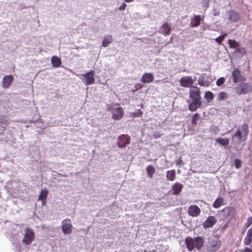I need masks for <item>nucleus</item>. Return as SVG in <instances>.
<instances>
[{
  "label": "nucleus",
  "instance_id": "nucleus-13",
  "mask_svg": "<svg viewBox=\"0 0 252 252\" xmlns=\"http://www.w3.org/2000/svg\"><path fill=\"white\" fill-rule=\"evenodd\" d=\"M188 213L191 217H196L200 214V209L196 205H191L188 208Z\"/></svg>",
  "mask_w": 252,
  "mask_h": 252
},
{
  "label": "nucleus",
  "instance_id": "nucleus-37",
  "mask_svg": "<svg viewBox=\"0 0 252 252\" xmlns=\"http://www.w3.org/2000/svg\"><path fill=\"white\" fill-rule=\"evenodd\" d=\"M225 82V78L224 77H220L216 81V85L218 86H220L224 84Z\"/></svg>",
  "mask_w": 252,
  "mask_h": 252
},
{
  "label": "nucleus",
  "instance_id": "nucleus-9",
  "mask_svg": "<svg viewBox=\"0 0 252 252\" xmlns=\"http://www.w3.org/2000/svg\"><path fill=\"white\" fill-rule=\"evenodd\" d=\"M130 138L127 135H121L119 137L118 146L120 148H124L129 143Z\"/></svg>",
  "mask_w": 252,
  "mask_h": 252
},
{
  "label": "nucleus",
  "instance_id": "nucleus-16",
  "mask_svg": "<svg viewBox=\"0 0 252 252\" xmlns=\"http://www.w3.org/2000/svg\"><path fill=\"white\" fill-rule=\"evenodd\" d=\"M13 80V77L12 75L5 76L2 79V87L3 89L9 88Z\"/></svg>",
  "mask_w": 252,
  "mask_h": 252
},
{
  "label": "nucleus",
  "instance_id": "nucleus-3",
  "mask_svg": "<svg viewBox=\"0 0 252 252\" xmlns=\"http://www.w3.org/2000/svg\"><path fill=\"white\" fill-rule=\"evenodd\" d=\"M249 133V126L247 124H243L238 126V130L234 135V137H237L239 142L245 141Z\"/></svg>",
  "mask_w": 252,
  "mask_h": 252
},
{
  "label": "nucleus",
  "instance_id": "nucleus-19",
  "mask_svg": "<svg viewBox=\"0 0 252 252\" xmlns=\"http://www.w3.org/2000/svg\"><path fill=\"white\" fill-rule=\"evenodd\" d=\"M228 19L232 22H237L239 21L240 18L239 14L233 10L228 12Z\"/></svg>",
  "mask_w": 252,
  "mask_h": 252
},
{
  "label": "nucleus",
  "instance_id": "nucleus-1",
  "mask_svg": "<svg viewBox=\"0 0 252 252\" xmlns=\"http://www.w3.org/2000/svg\"><path fill=\"white\" fill-rule=\"evenodd\" d=\"M204 239L201 236H198L195 238L187 237L185 239V244L187 249L190 252L194 249L200 250L203 247Z\"/></svg>",
  "mask_w": 252,
  "mask_h": 252
},
{
  "label": "nucleus",
  "instance_id": "nucleus-21",
  "mask_svg": "<svg viewBox=\"0 0 252 252\" xmlns=\"http://www.w3.org/2000/svg\"><path fill=\"white\" fill-rule=\"evenodd\" d=\"M252 242V228L249 229L247 233V236L244 239L245 245H249Z\"/></svg>",
  "mask_w": 252,
  "mask_h": 252
},
{
  "label": "nucleus",
  "instance_id": "nucleus-43",
  "mask_svg": "<svg viewBox=\"0 0 252 252\" xmlns=\"http://www.w3.org/2000/svg\"><path fill=\"white\" fill-rule=\"evenodd\" d=\"M161 135V134L159 132H155L153 134V136L155 138H159Z\"/></svg>",
  "mask_w": 252,
  "mask_h": 252
},
{
  "label": "nucleus",
  "instance_id": "nucleus-23",
  "mask_svg": "<svg viewBox=\"0 0 252 252\" xmlns=\"http://www.w3.org/2000/svg\"><path fill=\"white\" fill-rule=\"evenodd\" d=\"M160 32L165 35H168L170 32V28L167 23H164L159 29Z\"/></svg>",
  "mask_w": 252,
  "mask_h": 252
},
{
  "label": "nucleus",
  "instance_id": "nucleus-39",
  "mask_svg": "<svg viewBox=\"0 0 252 252\" xmlns=\"http://www.w3.org/2000/svg\"><path fill=\"white\" fill-rule=\"evenodd\" d=\"M252 224V217H249L245 225L246 227H249Z\"/></svg>",
  "mask_w": 252,
  "mask_h": 252
},
{
  "label": "nucleus",
  "instance_id": "nucleus-26",
  "mask_svg": "<svg viewBox=\"0 0 252 252\" xmlns=\"http://www.w3.org/2000/svg\"><path fill=\"white\" fill-rule=\"evenodd\" d=\"M198 84L204 87H207L210 85V82L205 80V77L203 76H201L198 79Z\"/></svg>",
  "mask_w": 252,
  "mask_h": 252
},
{
  "label": "nucleus",
  "instance_id": "nucleus-8",
  "mask_svg": "<svg viewBox=\"0 0 252 252\" xmlns=\"http://www.w3.org/2000/svg\"><path fill=\"white\" fill-rule=\"evenodd\" d=\"M180 85L184 87H190L193 86L194 80L189 76H185L182 77L179 81Z\"/></svg>",
  "mask_w": 252,
  "mask_h": 252
},
{
  "label": "nucleus",
  "instance_id": "nucleus-11",
  "mask_svg": "<svg viewBox=\"0 0 252 252\" xmlns=\"http://www.w3.org/2000/svg\"><path fill=\"white\" fill-rule=\"evenodd\" d=\"M85 81L86 85H90L93 84L94 82V72L93 70L89 71V72L82 75Z\"/></svg>",
  "mask_w": 252,
  "mask_h": 252
},
{
  "label": "nucleus",
  "instance_id": "nucleus-24",
  "mask_svg": "<svg viewBox=\"0 0 252 252\" xmlns=\"http://www.w3.org/2000/svg\"><path fill=\"white\" fill-rule=\"evenodd\" d=\"M51 63L54 67H59L62 64L61 59L56 56H53L51 58Z\"/></svg>",
  "mask_w": 252,
  "mask_h": 252
},
{
  "label": "nucleus",
  "instance_id": "nucleus-29",
  "mask_svg": "<svg viewBox=\"0 0 252 252\" xmlns=\"http://www.w3.org/2000/svg\"><path fill=\"white\" fill-rule=\"evenodd\" d=\"M223 199L221 198H218L214 202L213 206L215 208H219L223 203Z\"/></svg>",
  "mask_w": 252,
  "mask_h": 252
},
{
  "label": "nucleus",
  "instance_id": "nucleus-46",
  "mask_svg": "<svg viewBox=\"0 0 252 252\" xmlns=\"http://www.w3.org/2000/svg\"><path fill=\"white\" fill-rule=\"evenodd\" d=\"M142 113L141 112H140V110H139L138 111L136 112L135 113V115L136 117H139V116L141 115Z\"/></svg>",
  "mask_w": 252,
  "mask_h": 252
},
{
  "label": "nucleus",
  "instance_id": "nucleus-4",
  "mask_svg": "<svg viewBox=\"0 0 252 252\" xmlns=\"http://www.w3.org/2000/svg\"><path fill=\"white\" fill-rule=\"evenodd\" d=\"M233 89L235 90L237 94L240 95L247 94L251 92L252 86L248 83H242L237 86L233 88Z\"/></svg>",
  "mask_w": 252,
  "mask_h": 252
},
{
  "label": "nucleus",
  "instance_id": "nucleus-40",
  "mask_svg": "<svg viewBox=\"0 0 252 252\" xmlns=\"http://www.w3.org/2000/svg\"><path fill=\"white\" fill-rule=\"evenodd\" d=\"M11 237L13 239V240H11V241L13 243L17 244V243H19V240L18 237H16L15 236V234H12Z\"/></svg>",
  "mask_w": 252,
  "mask_h": 252
},
{
  "label": "nucleus",
  "instance_id": "nucleus-2",
  "mask_svg": "<svg viewBox=\"0 0 252 252\" xmlns=\"http://www.w3.org/2000/svg\"><path fill=\"white\" fill-rule=\"evenodd\" d=\"M221 242L216 236L210 237L206 245V250L208 252H215L221 247Z\"/></svg>",
  "mask_w": 252,
  "mask_h": 252
},
{
  "label": "nucleus",
  "instance_id": "nucleus-41",
  "mask_svg": "<svg viewBox=\"0 0 252 252\" xmlns=\"http://www.w3.org/2000/svg\"><path fill=\"white\" fill-rule=\"evenodd\" d=\"M239 252H252V249L245 247L244 249L240 250Z\"/></svg>",
  "mask_w": 252,
  "mask_h": 252
},
{
  "label": "nucleus",
  "instance_id": "nucleus-31",
  "mask_svg": "<svg viewBox=\"0 0 252 252\" xmlns=\"http://www.w3.org/2000/svg\"><path fill=\"white\" fill-rule=\"evenodd\" d=\"M228 98V95L225 92H220L218 94V100H226Z\"/></svg>",
  "mask_w": 252,
  "mask_h": 252
},
{
  "label": "nucleus",
  "instance_id": "nucleus-15",
  "mask_svg": "<svg viewBox=\"0 0 252 252\" xmlns=\"http://www.w3.org/2000/svg\"><path fill=\"white\" fill-rule=\"evenodd\" d=\"M112 113V118L115 120L121 119L124 115V111L121 107L114 108Z\"/></svg>",
  "mask_w": 252,
  "mask_h": 252
},
{
  "label": "nucleus",
  "instance_id": "nucleus-47",
  "mask_svg": "<svg viewBox=\"0 0 252 252\" xmlns=\"http://www.w3.org/2000/svg\"><path fill=\"white\" fill-rule=\"evenodd\" d=\"M15 226H16V228L18 229H19L20 231L21 232V229H20V227L18 225H16Z\"/></svg>",
  "mask_w": 252,
  "mask_h": 252
},
{
  "label": "nucleus",
  "instance_id": "nucleus-20",
  "mask_svg": "<svg viewBox=\"0 0 252 252\" xmlns=\"http://www.w3.org/2000/svg\"><path fill=\"white\" fill-rule=\"evenodd\" d=\"M202 20L200 15H194L191 18L190 27L192 28L198 27Z\"/></svg>",
  "mask_w": 252,
  "mask_h": 252
},
{
  "label": "nucleus",
  "instance_id": "nucleus-28",
  "mask_svg": "<svg viewBox=\"0 0 252 252\" xmlns=\"http://www.w3.org/2000/svg\"><path fill=\"white\" fill-rule=\"evenodd\" d=\"M112 41V37L111 35L105 36L103 40L102 45L104 47H107Z\"/></svg>",
  "mask_w": 252,
  "mask_h": 252
},
{
  "label": "nucleus",
  "instance_id": "nucleus-45",
  "mask_svg": "<svg viewBox=\"0 0 252 252\" xmlns=\"http://www.w3.org/2000/svg\"><path fill=\"white\" fill-rule=\"evenodd\" d=\"M126 4L125 3H123L119 8V10H124L126 8Z\"/></svg>",
  "mask_w": 252,
  "mask_h": 252
},
{
  "label": "nucleus",
  "instance_id": "nucleus-25",
  "mask_svg": "<svg viewBox=\"0 0 252 252\" xmlns=\"http://www.w3.org/2000/svg\"><path fill=\"white\" fill-rule=\"evenodd\" d=\"M176 177V173L175 170H168L166 172V178L167 180L173 181Z\"/></svg>",
  "mask_w": 252,
  "mask_h": 252
},
{
  "label": "nucleus",
  "instance_id": "nucleus-10",
  "mask_svg": "<svg viewBox=\"0 0 252 252\" xmlns=\"http://www.w3.org/2000/svg\"><path fill=\"white\" fill-rule=\"evenodd\" d=\"M232 76L233 77V82L235 83L245 80V78L242 75L240 71L235 68L232 72Z\"/></svg>",
  "mask_w": 252,
  "mask_h": 252
},
{
  "label": "nucleus",
  "instance_id": "nucleus-17",
  "mask_svg": "<svg viewBox=\"0 0 252 252\" xmlns=\"http://www.w3.org/2000/svg\"><path fill=\"white\" fill-rule=\"evenodd\" d=\"M154 76L152 73H145L142 76L141 81L144 83H150L154 80Z\"/></svg>",
  "mask_w": 252,
  "mask_h": 252
},
{
  "label": "nucleus",
  "instance_id": "nucleus-36",
  "mask_svg": "<svg viewBox=\"0 0 252 252\" xmlns=\"http://www.w3.org/2000/svg\"><path fill=\"white\" fill-rule=\"evenodd\" d=\"M235 52L236 53H240L241 55H244L245 54L246 50H245L244 48H243V47H240L238 46L236 49Z\"/></svg>",
  "mask_w": 252,
  "mask_h": 252
},
{
  "label": "nucleus",
  "instance_id": "nucleus-22",
  "mask_svg": "<svg viewBox=\"0 0 252 252\" xmlns=\"http://www.w3.org/2000/svg\"><path fill=\"white\" fill-rule=\"evenodd\" d=\"M183 188V185L179 183H176L172 187L173 193L175 195L179 194Z\"/></svg>",
  "mask_w": 252,
  "mask_h": 252
},
{
  "label": "nucleus",
  "instance_id": "nucleus-34",
  "mask_svg": "<svg viewBox=\"0 0 252 252\" xmlns=\"http://www.w3.org/2000/svg\"><path fill=\"white\" fill-rule=\"evenodd\" d=\"M200 116L199 114L195 113L192 117L191 123L193 125H196L197 124V121L199 120Z\"/></svg>",
  "mask_w": 252,
  "mask_h": 252
},
{
  "label": "nucleus",
  "instance_id": "nucleus-44",
  "mask_svg": "<svg viewBox=\"0 0 252 252\" xmlns=\"http://www.w3.org/2000/svg\"><path fill=\"white\" fill-rule=\"evenodd\" d=\"M183 163V160L181 158H179L176 161L177 165H181Z\"/></svg>",
  "mask_w": 252,
  "mask_h": 252
},
{
  "label": "nucleus",
  "instance_id": "nucleus-5",
  "mask_svg": "<svg viewBox=\"0 0 252 252\" xmlns=\"http://www.w3.org/2000/svg\"><path fill=\"white\" fill-rule=\"evenodd\" d=\"M34 238V233L31 229L27 228L25 230L24 237L22 239V243L24 244L28 245L31 244Z\"/></svg>",
  "mask_w": 252,
  "mask_h": 252
},
{
  "label": "nucleus",
  "instance_id": "nucleus-14",
  "mask_svg": "<svg viewBox=\"0 0 252 252\" xmlns=\"http://www.w3.org/2000/svg\"><path fill=\"white\" fill-rule=\"evenodd\" d=\"M191 99V101L189 105V109L191 111H194L201 106V99Z\"/></svg>",
  "mask_w": 252,
  "mask_h": 252
},
{
  "label": "nucleus",
  "instance_id": "nucleus-32",
  "mask_svg": "<svg viewBox=\"0 0 252 252\" xmlns=\"http://www.w3.org/2000/svg\"><path fill=\"white\" fill-rule=\"evenodd\" d=\"M228 43L230 48L236 49L239 46V43L234 40L229 39Z\"/></svg>",
  "mask_w": 252,
  "mask_h": 252
},
{
  "label": "nucleus",
  "instance_id": "nucleus-38",
  "mask_svg": "<svg viewBox=\"0 0 252 252\" xmlns=\"http://www.w3.org/2000/svg\"><path fill=\"white\" fill-rule=\"evenodd\" d=\"M234 164L237 169H239L241 167V161L239 159H236L235 160Z\"/></svg>",
  "mask_w": 252,
  "mask_h": 252
},
{
  "label": "nucleus",
  "instance_id": "nucleus-18",
  "mask_svg": "<svg viewBox=\"0 0 252 252\" xmlns=\"http://www.w3.org/2000/svg\"><path fill=\"white\" fill-rule=\"evenodd\" d=\"M48 193V191L46 189H42L40 191L38 200L42 201V206H44L46 203Z\"/></svg>",
  "mask_w": 252,
  "mask_h": 252
},
{
  "label": "nucleus",
  "instance_id": "nucleus-48",
  "mask_svg": "<svg viewBox=\"0 0 252 252\" xmlns=\"http://www.w3.org/2000/svg\"><path fill=\"white\" fill-rule=\"evenodd\" d=\"M133 0H125V1L126 2H130L132 1Z\"/></svg>",
  "mask_w": 252,
  "mask_h": 252
},
{
  "label": "nucleus",
  "instance_id": "nucleus-35",
  "mask_svg": "<svg viewBox=\"0 0 252 252\" xmlns=\"http://www.w3.org/2000/svg\"><path fill=\"white\" fill-rule=\"evenodd\" d=\"M227 35V33H224L222 35H220V36L215 38V41L219 44H220L222 41L224 39L225 36Z\"/></svg>",
  "mask_w": 252,
  "mask_h": 252
},
{
  "label": "nucleus",
  "instance_id": "nucleus-33",
  "mask_svg": "<svg viewBox=\"0 0 252 252\" xmlns=\"http://www.w3.org/2000/svg\"><path fill=\"white\" fill-rule=\"evenodd\" d=\"M204 97L208 101L212 100L214 98V94L211 92H206L205 94Z\"/></svg>",
  "mask_w": 252,
  "mask_h": 252
},
{
  "label": "nucleus",
  "instance_id": "nucleus-42",
  "mask_svg": "<svg viewBox=\"0 0 252 252\" xmlns=\"http://www.w3.org/2000/svg\"><path fill=\"white\" fill-rule=\"evenodd\" d=\"M143 85L140 83H137L135 84L134 86L135 91H137L141 88H142Z\"/></svg>",
  "mask_w": 252,
  "mask_h": 252
},
{
  "label": "nucleus",
  "instance_id": "nucleus-6",
  "mask_svg": "<svg viewBox=\"0 0 252 252\" xmlns=\"http://www.w3.org/2000/svg\"><path fill=\"white\" fill-rule=\"evenodd\" d=\"M72 225L69 219L63 220L62 223V230L65 234H69L72 232Z\"/></svg>",
  "mask_w": 252,
  "mask_h": 252
},
{
  "label": "nucleus",
  "instance_id": "nucleus-12",
  "mask_svg": "<svg viewBox=\"0 0 252 252\" xmlns=\"http://www.w3.org/2000/svg\"><path fill=\"white\" fill-rule=\"evenodd\" d=\"M217 221V220L215 216H210L203 222V226L204 228L212 227Z\"/></svg>",
  "mask_w": 252,
  "mask_h": 252
},
{
  "label": "nucleus",
  "instance_id": "nucleus-30",
  "mask_svg": "<svg viewBox=\"0 0 252 252\" xmlns=\"http://www.w3.org/2000/svg\"><path fill=\"white\" fill-rule=\"evenodd\" d=\"M216 142L222 146H227L229 144V140L227 138H217Z\"/></svg>",
  "mask_w": 252,
  "mask_h": 252
},
{
  "label": "nucleus",
  "instance_id": "nucleus-27",
  "mask_svg": "<svg viewBox=\"0 0 252 252\" xmlns=\"http://www.w3.org/2000/svg\"><path fill=\"white\" fill-rule=\"evenodd\" d=\"M146 170L148 176L152 178L153 176V174L155 172V167L153 165H149L146 167Z\"/></svg>",
  "mask_w": 252,
  "mask_h": 252
},
{
  "label": "nucleus",
  "instance_id": "nucleus-7",
  "mask_svg": "<svg viewBox=\"0 0 252 252\" xmlns=\"http://www.w3.org/2000/svg\"><path fill=\"white\" fill-rule=\"evenodd\" d=\"M189 97L191 99H201L199 88L196 86H191L189 89Z\"/></svg>",
  "mask_w": 252,
  "mask_h": 252
}]
</instances>
